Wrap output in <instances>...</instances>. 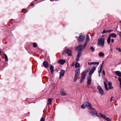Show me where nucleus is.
Returning <instances> with one entry per match:
<instances>
[{
	"mask_svg": "<svg viewBox=\"0 0 121 121\" xmlns=\"http://www.w3.org/2000/svg\"><path fill=\"white\" fill-rule=\"evenodd\" d=\"M65 71L64 70H61L60 74V79L61 78L63 77Z\"/></svg>",
	"mask_w": 121,
	"mask_h": 121,
	"instance_id": "4468645a",
	"label": "nucleus"
},
{
	"mask_svg": "<svg viewBox=\"0 0 121 121\" xmlns=\"http://www.w3.org/2000/svg\"><path fill=\"white\" fill-rule=\"evenodd\" d=\"M89 35H87L86 37V41L88 42V41L89 40Z\"/></svg>",
	"mask_w": 121,
	"mask_h": 121,
	"instance_id": "bb28decb",
	"label": "nucleus"
},
{
	"mask_svg": "<svg viewBox=\"0 0 121 121\" xmlns=\"http://www.w3.org/2000/svg\"><path fill=\"white\" fill-rule=\"evenodd\" d=\"M60 94L62 96H65L67 95V94L63 91H61L60 92Z\"/></svg>",
	"mask_w": 121,
	"mask_h": 121,
	"instance_id": "aec40b11",
	"label": "nucleus"
},
{
	"mask_svg": "<svg viewBox=\"0 0 121 121\" xmlns=\"http://www.w3.org/2000/svg\"><path fill=\"white\" fill-rule=\"evenodd\" d=\"M111 42L112 43H113L114 42V39H112L111 40Z\"/></svg>",
	"mask_w": 121,
	"mask_h": 121,
	"instance_id": "37998d69",
	"label": "nucleus"
},
{
	"mask_svg": "<svg viewBox=\"0 0 121 121\" xmlns=\"http://www.w3.org/2000/svg\"><path fill=\"white\" fill-rule=\"evenodd\" d=\"M104 84L105 86V88L106 91H108V87H107V83L106 82L104 81Z\"/></svg>",
	"mask_w": 121,
	"mask_h": 121,
	"instance_id": "a878e982",
	"label": "nucleus"
},
{
	"mask_svg": "<svg viewBox=\"0 0 121 121\" xmlns=\"http://www.w3.org/2000/svg\"><path fill=\"white\" fill-rule=\"evenodd\" d=\"M43 65L44 67L45 68H47L48 67L49 64L46 61H44L43 62Z\"/></svg>",
	"mask_w": 121,
	"mask_h": 121,
	"instance_id": "f8f14e48",
	"label": "nucleus"
},
{
	"mask_svg": "<svg viewBox=\"0 0 121 121\" xmlns=\"http://www.w3.org/2000/svg\"><path fill=\"white\" fill-rule=\"evenodd\" d=\"M106 119L107 121H111V120L110 119L106 117V118L105 119Z\"/></svg>",
	"mask_w": 121,
	"mask_h": 121,
	"instance_id": "c9c22d12",
	"label": "nucleus"
},
{
	"mask_svg": "<svg viewBox=\"0 0 121 121\" xmlns=\"http://www.w3.org/2000/svg\"><path fill=\"white\" fill-rule=\"evenodd\" d=\"M97 89L99 90V93L101 95H103L104 94V91L101 87L100 86H97Z\"/></svg>",
	"mask_w": 121,
	"mask_h": 121,
	"instance_id": "423d86ee",
	"label": "nucleus"
},
{
	"mask_svg": "<svg viewBox=\"0 0 121 121\" xmlns=\"http://www.w3.org/2000/svg\"><path fill=\"white\" fill-rule=\"evenodd\" d=\"M86 77V76H85V75L82 74L80 81L81 83L82 82L84 81Z\"/></svg>",
	"mask_w": 121,
	"mask_h": 121,
	"instance_id": "ddd939ff",
	"label": "nucleus"
},
{
	"mask_svg": "<svg viewBox=\"0 0 121 121\" xmlns=\"http://www.w3.org/2000/svg\"><path fill=\"white\" fill-rule=\"evenodd\" d=\"M96 68L95 67H94L92 68L90 70L89 74L90 76H91L94 72V71L95 70Z\"/></svg>",
	"mask_w": 121,
	"mask_h": 121,
	"instance_id": "9b49d317",
	"label": "nucleus"
},
{
	"mask_svg": "<svg viewBox=\"0 0 121 121\" xmlns=\"http://www.w3.org/2000/svg\"><path fill=\"white\" fill-rule=\"evenodd\" d=\"M109 87L108 88V91L109 90H111L113 89V86H109Z\"/></svg>",
	"mask_w": 121,
	"mask_h": 121,
	"instance_id": "c756f323",
	"label": "nucleus"
},
{
	"mask_svg": "<svg viewBox=\"0 0 121 121\" xmlns=\"http://www.w3.org/2000/svg\"><path fill=\"white\" fill-rule=\"evenodd\" d=\"M108 30H103V31L102 32V33L103 34H104L105 33H108Z\"/></svg>",
	"mask_w": 121,
	"mask_h": 121,
	"instance_id": "473e14b6",
	"label": "nucleus"
},
{
	"mask_svg": "<svg viewBox=\"0 0 121 121\" xmlns=\"http://www.w3.org/2000/svg\"><path fill=\"white\" fill-rule=\"evenodd\" d=\"M118 79L120 83V88L121 89V78H120L118 77Z\"/></svg>",
	"mask_w": 121,
	"mask_h": 121,
	"instance_id": "c85d7f7f",
	"label": "nucleus"
},
{
	"mask_svg": "<svg viewBox=\"0 0 121 121\" xmlns=\"http://www.w3.org/2000/svg\"><path fill=\"white\" fill-rule=\"evenodd\" d=\"M54 67L52 65H51L50 67V69L51 71V73H52L54 72Z\"/></svg>",
	"mask_w": 121,
	"mask_h": 121,
	"instance_id": "6ab92c4d",
	"label": "nucleus"
},
{
	"mask_svg": "<svg viewBox=\"0 0 121 121\" xmlns=\"http://www.w3.org/2000/svg\"><path fill=\"white\" fill-rule=\"evenodd\" d=\"M106 81L107 82V80H106Z\"/></svg>",
	"mask_w": 121,
	"mask_h": 121,
	"instance_id": "603ef678",
	"label": "nucleus"
},
{
	"mask_svg": "<svg viewBox=\"0 0 121 121\" xmlns=\"http://www.w3.org/2000/svg\"><path fill=\"white\" fill-rule=\"evenodd\" d=\"M112 98H113L112 97H111V100H110V102H111L112 101Z\"/></svg>",
	"mask_w": 121,
	"mask_h": 121,
	"instance_id": "c03bdc74",
	"label": "nucleus"
},
{
	"mask_svg": "<svg viewBox=\"0 0 121 121\" xmlns=\"http://www.w3.org/2000/svg\"><path fill=\"white\" fill-rule=\"evenodd\" d=\"M90 114L92 115H95L96 116L99 117V114L96 111H91L90 112Z\"/></svg>",
	"mask_w": 121,
	"mask_h": 121,
	"instance_id": "0eeeda50",
	"label": "nucleus"
},
{
	"mask_svg": "<svg viewBox=\"0 0 121 121\" xmlns=\"http://www.w3.org/2000/svg\"><path fill=\"white\" fill-rule=\"evenodd\" d=\"M111 37L113 38H116L117 37V35L115 33H111L109 35L107 39V42L109 44H110Z\"/></svg>",
	"mask_w": 121,
	"mask_h": 121,
	"instance_id": "39448f33",
	"label": "nucleus"
},
{
	"mask_svg": "<svg viewBox=\"0 0 121 121\" xmlns=\"http://www.w3.org/2000/svg\"><path fill=\"white\" fill-rule=\"evenodd\" d=\"M33 46L34 47L36 48L37 47V44L36 43H33Z\"/></svg>",
	"mask_w": 121,
	"mask_h": 121,
	"instance_id": "2f4dec72",
	"label": "nucleus"
},
{
	"mask_svg": "<svg viewBox=\"0 0 121 121\" xmlns=\"http://www.w3.org/2000/svg\"><path fill=\"white\" fill-rule=\"evenodd\" d=\"M66 62V60H65L61 59L58 61V63L61 65H63Z\"/></svg>",
	"mask_w": 121,
	"mask_h": 121,
	"instance_id": "9d476101",
	"label": "nucleus"
},
{
	"mask_svg": "<svg viewBox=\"0 0 121 121\" xmlns=\"http://www.w3.org/2000/svg\"><path fill=\"white\" fill-rule=\"evenodd\" d=\"M84 37L82 36L81 35H80L78 38V40L80 42H82L84 40Z\"/></svg>",
	"mask_w": 121,
	"mask_h": 121,
	"instance_id": "2eb2a0df",
	"label": "nucleus"
},
{
	"mask_svg": "<svg viewBox=\"0 0 121 121\" xmlns=\"http://www.w3.org/2000/svg\"><path fill=\"white\" fill-rule=\"evenodd\" d=\"M65 52L69 56H72V51L71 50L69 49H67L65 50Z\"/></svg>",
	"mask_w": 121,
	"mask_h": 121,
	"instance_id": "1a4fd4ad",
	"label": "nucleus"
},
{
	"mask_svg": "<svg viewBox=\"0 0 121 121\" xmlns=\"http://www.w3.org/2000/svg\"><path fill=\"white\" fill-rule=\"evenodd\" d=\"M40 121H45V119L44 118L42 117Z\"/></svg>",
	"mask_w": 121,
	"mask_h": 121,
	"instance_id": "e433bc0d",
	"label": "nucleus"
},
{
	"mask_svg": "<svg viewBox=\"0 0 121 121\" xmlns=\"http://www.w3.org/2000/svg\"><path fill=\"white\" fill-rule=\"evenodd\" d=\"M52 99L51 98H49L48 99V103L47 104H48L49 105L51 104L52 103Z\"/></svg>",
	"mask_w": 121,
	"mask_h": 121,
	"instance_id": "4be33fe9",
	"label": "nucleus"
},
{
	"mask_svg": "<svg viewBox=\"0 0 121 121\" xmlns=\"http://www.w3.org/2000/svg\"><path fill=\"white\" fill-rule=\"evenodd\" d=\"M74 62L71 65V66L72 67H73L74 66Z\"/></svg>",
	"mask_w": 121,
	"mask_h": 121,
	"instance_id": "ea45409f",
	"label": "nucleus"
},
{
	"mask_svg": "<svg viewBox=\"0 0 121 121\" xmlns=\"http://www.w3.org/2000/svg\"><path fill=\"white\" fill-rule=\"evenodd\" d=\"M87 84L88 85H90L91 84V76H89L87 77Z\"/></svg>",
	"mask_w": 121,
	"mask_h": 121,
	"instance_id": "6e6552de",
	"label": "nucleus"
},
{
	"mask_svg": "<svg viewBox=\"0 0 121 121\" xmlns=\"http://www.w3.org/2000/svg\"><path fill=\"white\" fill-rule=\"evenodd\" d=\"M86 107L89 108L91 110H94V108L92 107L91 104L88 102H86L84 103L82 105L81 108H82L83 109L85 108Z\"/></svg>",
	"mask_w": 121,
	"mask_h": 121,
	"instance_id": "7ed1b4c3",
	"label": "nucleus"
},
{
	"mask_svg": "<svg viewBox=\"0 0 121 121\" xmlns=\"http://www.w3.org/2000/svg\"><path fill=\"white\" fill-rule=\"evenodd\" d=\"M80 73V69H78L75 71V76L73 79L74 82H75L77 80V79L79 76Z\"/></svg>",
	"mask_w": 121,
	"mask_h": 121,
	"instance_id": "20e7f679",
	"label": "nucleus"
},
{
	"mask_svg": "<svg viewBox=\"0 0 121 121\" xmlns=\"http://www.w3.org/2000/svg\"><path fill=\"white\" fill-rule=\"evenodd\" d=\"M25 10V9H23L22 10V11L23 10Z\"/></svg>",
	"mask_w": 121,
	"mask_h": 121,
	"instance_id": "de8ad7c7",
	"label": "nucleus"
},
{
	"mask_svg": "<svg viewBox=\"0 0 121 121\" xmlns=\"http://www.w3.org/2000/svg\"><path fill=\"white\" fill-rule=\"evenodd\" d=\"M112 83L111 82H108V85L109 86H112Z\"/></svg>",
	"mask_w": 121,
	"mask_h": 121,
	"instance_id": "4c0bfd02",
	"label": "nucleus"
},
{
	"mask_svg": "<svg viewBox=\"0 0 121 121\" xmlns=\"http://www.w3.org/2000/svg\"><path fill=\"white\" fill-rule=\"evenodd\" d=\"M5 60L6 61H8V57L6 55V54H5Z\"/></svg>",
	"mask_w": 121,
	"mask_h": 121,
	"instance_id": "7c9ffc66",
	"label": "nucleus"
},
{
	"mask_svg": "<svg viewBox=\"0 0 121 121\" xmlns=\"http://www.w3.org/2000/svg\"><path fill=\"white\" fill-rule=\"evenodd\" d=\"M112 30H108V32H112Z\"/></svg>",
	"mask_w": 121,
	"mask_h": 121,
	"instance_id": "79ce46f5",
	"label": "nucleus"
},
{
	"mask_svg": "<svg viewBox=\"0 0 121 121\" xmlns=\"http://www.w3.org/2000/svg\"><path fill=\"white\" fill-rule=\"evenodd\" d=\"M99 55L100 56L103 57L104 56V54L101 52H99Z\"/></svg>",
	"mask_w": 121,
	"mask_h": 121,
	"instance_id": "5701e85b",
	"label": "nucleus"
},
{
	"mask_svg": "<svg viewBox=\"0 0 121 121\" xmlns=\"http://www.w3.org/2000/svg\"><path fill=\"white\" fill-rule=\"evenodd\" d=\"M115 73L118 76L121 77V72L119 71H116L115 72Z\"/></svg>",
	"mask_w": 121,
	"mask_h": 121,
	"instance_id": "a211bd4d",
	"label": "nucleus"
},
{
	"mask_svg": "<svg viewBox=\"0 0 121 121\" xmlns=\"http://www.w3.org/2000/svg\"><path fill=\"white\" fill-rule=\"evenodd\" d=\"M1 59H0V61H1Z\"/></svg>",
	"mask_w": 121,
	"mask_h": 121,
	"instance_id": "8fccbe9b",
	"label": "nucleus"
},
{
	"mask_svg": "<svg viewBox=\"0 0 121 121\" xmlns=\"http://www.w3.org/2000/svg\"><path fill=\"white\" fill-rule=\"evenodd\" d=\"M116 49L118 50L119 52H121V50L120 48H116Z\"/></svg>",
	"mask_w": 121,
	"mask_h": 121,
	"instance_id": "72a5a7b5",
	"label": "nucleus"
},
{
	"mask_svg": "<svg viewBox=\"0 0 121 121\" xmlns=\"http://www.w3.org/2000/svg\"><path fill=\"white\" fill-rule=\"evenodd\" d=\"M90 49L92 52H93L95 51L94 49V48L93 47H91Z\"/></svg>",
	"mask_w": 121,
	"mask_h": 121,
	"instance_id": "f704fd0d",
	"label": "nucleus"
},
{
	"mask_svg": "<svg viewBox=\"0 0 121 121\" xmlns=\"http://www.w3.org/2000/svg\"><path fill=\"white\" fill-rule=\"evenodd\" d=\"M103 63H104V62H103L102 63V65H101V67H100V70L99 72V74L100 73H101V71H102V67Z\"/></svg>",
	"mask_w": 121,
	"mask_h": 121,
	"instance_id": "cd10ccee",
	"label": "nucleus"
},
{
	"mask_svg": "<svg viewBox=\"0 0 121 121\" xmlns=\"http://www.w3.org/2000/svg\"><path fill=\"white\" fill-rule=\"evenodd\" d=\"M11 20V21L12 20V19H11V20Z\"/></svg>",
	"mask_w": 121,
	"mask_h": 121,
	"instance_id": "3c124183",
	"label": "nucleus"
},
{
	"mask_svg": "<svg viewBox=\"0 0 121 121\" xmlns=\"http://www.w3.org/2000/svg\"><path fill=\"white\" fill-rule=\"evenodd\" d=\"M87 42H86V41L85 43L84 44L83 46H82H82L81 48L82 49V50L84 49L85 48L86 46Z\"/></svg>",
	"mask_w": 121,
	"mask_h": 121,
	"instance_id": "412c9836",
	"label": "nucleus"
},
{
	"mask_svg": "<svg viewBox=\"0 0 121 121\" xmlns=\"http://www.w3.org/2000/svg\"><path fill=\"white\" fill-rule=\"evenodd\" d=\"M34 5V4L33 3H32V4H31V5L32 6H33Z\"/></svg>",
	"mask_w": 121,
	"mask_h": 121,
	"instance_id": "a18cd8bd",
	"label": "nucleus"
},
{
	"mask_svg": "<svg viewBox=\"0 0 121 121\" xmlns=\"http://www.w3.org/2000/svg\"><path fill=\"white\" fill-rule=\"evenodd\" d=\"M100 116L101 117H102V118H103L105 119L107 117H106V116L104 115L103 114H101V113H100Z\"/></svg>",
	"mask_w": 121,
	"mask_h": 121,
	"instance_id": "393cba45",
	"label": "nucleus"
},
{
	"mask_svg": "<svg viewBox=\"0 0 121 121\" xmlns=\"http://www.w3.org/2000/svg\"><path fill=\"white\" fill-rule=\"evenodd\" d=\"M120 23H121V21H120Z\"/></svg>",
	"mask_w": 121,
	"mask_h": 121,
	"instance_id": "09e8293b",
	"label": "nucleus"
},
{
	"mask_svg": "<svg viewBox=\"0 0 121 121\" xmlns=\"http://www.w3.org/2000/svg\"><path fill=\"white\" fill-rule=\"evenodd\" d=\"M103 74L104 75H105V71L104 70H103Z\"/></svg>",
	"mask_w": 121,
	"mask_h": 121,
	"instance_id": "a19ab883",
	"label": "nucleus"
},
{
	"mask_svg": "<svg viewBox=\"0 0 121 121\" xmlns=\"http://www.w3.org/2000/svg\"><path fill=\"white\" fill-rule=\"evenodd\" d=\"M88 64L89 65L96 64L98 65L99 64V63L98 62H88Z\"/></svg>",
	"mask_w": 121,
	"mask_h": 121,
	"instance_id": "f3484780",
	"label": "nucleus"
},
{
	"mask_svg": "<svg viewBox=\"0 0 121 121\" xmlns=\"http://www.w3.org/2000/svg\"><path fill=\"white\" fill-rule=\"evenodd\" d=\"M97 45L98 47H100L102 48H104L105 45L104 38L102 37L99 38Z\"/></svg>",
	"mask_w": 121,
	"mask_h": 121,
	"instance_id": "f257e3e1",
	"label": "nucleus"
},
{
	"mask_svg": "<svg viewBox=\"0 0 121 121\" xmlns=\"http://www.w3.org/2000/svg\"><path fill=\"white\" fill-rule=\"evenodd\" d=\"M1 53V51H0V54Z\"/></svg>",
	"mask_w": 121,
	"mask_h": 121,
	"instance_id": "49530a36",
	"label": "nucleus"
},
{
	"mask_svg": "<svg viewBox=\"0 0 121 121\" xmlns=\"http://www.w3.org/2000/svg\"><path fill=\"white\" fill-rule=\"evenodd\" d=\"M82 46L80 45L77 47L76 48V50H79L78 52L76 58V61H78L79 60V59L81 55V51L82 49L81 48Z\"/></svg>",
	"mask_w": 121,
	"mask_h": 121,
	"instance_id": "f03ea898",
	"label": "nucleus"
},
{
	"mask_svg": "<svg viewBox=\"0 0 121 121\" xmlns=\"http://www.w3.org/2000/svg\"><path fill=\"white\" fill-rule=\"evenodd\" d=\"M89 70L90 69H87L86 70L84 71L83 72L82 74L84 75H85V76H86V73L88 72Z\"/></svg>",
	"mask_w": 121,
	"mask_h": 121,
	"instance_id": "dca6fc26",
	"label": "nucleus"
},
{
	"mask_svg": "<svg viewBox=\"0 0 121 121\" xmlns=\"http://www.w3.org/2000/svg\"><path fill=\"white\" fill-rule=\"evenodd\" d=\"M80 64L77 62H76L75 63V67L76 68H77L78 67H79L80 66Z\"/></svg>",
	"mask_w": 121,
	"mask_h": 121,
	"instance_id": "b1692460",
	"label": "nucleus"
},
{
	"mask_svg": "<svg viewBox=\"0 0 121 121\" xmlns=\"http://www.w3.org/2000/svg\"><path fill=\"white\" fill-rule=\"evenodd\" d=\"M119 36L120 37H121V31L118 34Z\"/></svg>",
	"mask_w": 121,
	"mask_h": 121,
	"instance_id": "58836bf2",
	"label": "nucleus"
}]
</instances>
